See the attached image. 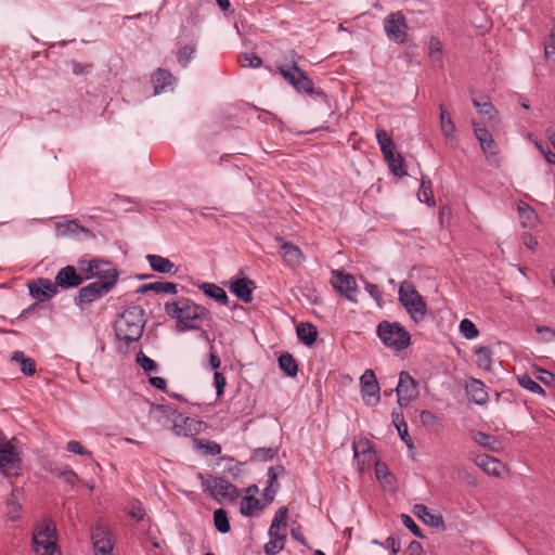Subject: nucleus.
<instances>
[{
  "label": "nucleus",
  "mask_w": 555,
  "mask_h": 555,
  "mask_svg": "<svg viewBox=\"0 0 555 555\" xmlns=\"http://www.w3.org/2000/svg\"><path fill=\"white\" fill-rule=\"evenodd\" d=\"M166 314L176 321L179 332L197 330V322L210 321L209 310L188 297H177L165 304Z\"/></svg>",
  "instance_id": "f257e3e1"
},
{
  "label": "nucleus",
  "mask_w": 555,
  "mask_h": 555,
  "mask_svg": "<svg viewBox=\"0 0 555 555\" xmlns=\"http://www.w3.org/2000/svg\"><path fill=\"white\" fill-rule=\"evenodd\" d=\"M285 60L288 62H286L285 64H278L276 68L280 75L298 93L307 94L312 99L326 100L325 92L320 88H315L312 79L308 77L306 72L299 68L298 61L300 60V56L297 54L296 51H289V60L287 56L285 57Z\"/></svg>",
  "instance_id": "f03ea898"
},
{
  "label": "nucleus",
  "mask_w": 555,
  "mask_h": 555,
  "mask_svg": "<svg viewBox=\"0 0 555 555\" xmlns=\"http://www.w3.org/2000/svg\"><path fill=\"white\" fill-rule=\"evenodd\" d=\"M145 323V311L142 307H128L115 321L114 330L116 338L125 341L127 345L138 341L142 337Z\"/></svg>",
  "instance_id": "7ed1b4c3"
},
{
  "label": "nucleus",
  "mask_w": 555,
  "mask_h": 555,
  "mask_svg": "<svg viewBox=\"0 0 555 555\" xmlns=\"http://www.w3.org/2000/svg\"><path fill=\"white\" fill-rule=\"evenodd\" d=\"M398 299L415 323H420L425 319L427 311L426 302L412 282L403 281L400 284Z\"/></svg>",
  "instance_id": "20e7f679"
},
{
  "label": "nucleus",
  "mask_w": 555,
  "mask_h": 555,
  "mask_svg": "<svg viewBox=\"0 0 555 555\" xmlns=\"http://www.w3.org/2000/svg\"><path fill=\"white\" fill-rule=\"evenodd\" d=\"M376 334L385 346L396 351H401L411 344V335L399 322H379Z\"/></svg>",
  "instance_id": "39448f33"
},
{
  "label": "nucleus",
  "mask_w": 555,
  "mask_h": 555,
  "mask_svg": "<svg viewBox=\"0 0 555 555\" xmlns=\"http://www.w3.org/2000/svg\"><path fill=\"white\" fill-rule=\"evenodd\" d=\"M56 528L52 519L38 524L33 533L34 551L38 555H53L57 548Z\"/></svg>",
  "instance_id": "423d86ee"
},
{
  "label": "nucleus",
  "mask_w": 555,
  "mask_h": 555,
  "mask_svg": "<svg viewBox=\"0 0 555 555\" xmlns=\"http://www.w3.org/2000/svg\"><path fill=\"white\" fill-rule=\"evenodd\" d=\"M198 478L202 480L204 491L220 503L223 501L234 502L240 496L238 489L222 477L208 476L206 478L203 474H198Z\"/></svg>",
  "instance_id": "0eeeda50"
},
{
  "label": "nucleus",
  "mask_w": 555,
  "mask_h": 555,
  "mask_svg": "<svg viewBox=\"0 0 555 555\" xmlns=\"http://www.w3.org/2000/svg\"><path fill=\"white\" fill-rule=\"evenodd\" d=\"M384 30L390 41L399 44L406 42L408 24L402 12L388 14L384 20Z\"/></svg>",
  "instance_id": "6e6552de"
},
{
  "label": "nucleus",
  "mask_w": 555,
  "mask_h": 555,
  "mask_svg": "<svg viewBox=\"0 0 555 555\" xmlns=\"http://www.w3.org/2000/svg\"><path fill=\"white\" fill-rule=\"evenodd\" d=\"M114 288V279L109 282H92L81 287L75 296L74 301L77 306L82 307L86 304H91L104 295L108 294Z\"/></svg>",
  "instance_id": "1a4fd4ad"
},
{
  "label": "nucleus",
  "mask_w": 555,
  "mask_h": 555,
  "mask_svg": "<svg viewBox=\"0 0 555 555\" xmlns=\"http://www.w3.org/2000/svg\"><path fill=\"white\" fill-rule=\"evenodd\" d=\"M418 384L410 375V373L402 371L399 374V382L396 387L397 402L400 408L408 406L418 396Z\"/></svg>",
  "instance_id": "9d476101"
},
{
  "label": "nucleus",
  "mask_w": 555,
  "mask_h": 555,
  "mask_svg": "<svg viewBox=\"0 0 555 555\" xmlns=\"http://www.w3.org/2000/svg\"><path fill=\"white\" fill-rule=\"evenodd\" d=\"M95 555H113L114 540L109 529L99 525L91 533Z\"/></svg>",
  "instance_id": "9b49d317"
},
{
  "label": "nucleus",
  "mask_w": 555,
  "mask_h": 555,
  "mask_svg": "<svg viewBox=\"0 0 555 555\" xmlns=\"http://www.w3.org/2000/svg\"><path fill=\"white\" fill-rule=\"evenodd\" d=\"M27 286L29 295L39 301H47L55 297L59 293L56 285L47 278H39L29 282Z\"/></svg>",
  "instance_id": "f8f14e48"
},
{
  "label": "nucleus",
  "mask_w": 555,
  "mask_h": 555,
  "mask_svg": "<svg viewBox=\"0 0 555 555\" xmlns=\"http://www.w3.org/2000/svg\"><path fill=\"white\" fill-rule=\"evenodd\" d=\"M362 398L367 405L379 401V385L372 370H366L360 378Z\"/></svg>",
  "instance_id": "ddd939ff"
},
{
  "label": "nucleus",
  "mask_w": 555,
  "mask_h": 555,
  "mask_svg": "<svg viewBox=\"0 0 555 555\" xmlns=\"http://www.w3.org/2000/svg\"><path fill=\"white\" fill-rule=\"evenodd\" d=\"M332 284L333 287L347 299L356 301L357 283L351 274L334 271Z\"/></svg>",
  "instance_id": "4468645a"
},
{
  "label": "nucleus",
  "mask_w": 555,
  "mask_h": 555,
  "mask_svg": "<svg viewBox=\"0 0 555 555\" xmlns=\"http://www.w3.org/2000/svg\"><path fill=\"white\" fill-rule=\"evenodd\" d=\"M53 283L56 285V289H69L81 285L83 278L74 266H66L56 273Z\"/></svg>",
  "instance_id": "2eb2a0df"
},
{
  "label": "nucleus",
  "mask_w": 555,
  "mask_h": 555,
  "mask_svg": "<svg viewBox=\"0 0 555 555\" xmlns=\"http://www.w3.org/2000/svg\"><path fill=\"white\" fill-rule=\"evenodd\" d=\"M280 245V255L283 259V262L289 268L299 267L305 260V255L301 249L288 242L283 241L281 237L276 238Z\"/></svg>",
  "instance_id": "dca6fc26"
},
{
  "label": "nucleus",
  "mask_w": 555,
  "mask_h": 555,
  "mask_svg": "<svg viewBox=\"0 0 555 555\" xmlns=\"http://www.w3.org/2000/svg\"><path fill=\"white\" fill-rule=\"evenodd\" d=\"M413 513L416 515L424 524L437 528L440 530L446 529L443 517L440 513H435L429 509L424 504H416L413 507Z\"/></svg>",
  "instance_id": "f3484780"
},
{
  "label": "nucleus",
  "mask_w": 555,
  "mask_h": 555,
  "mask_svg": "<svg viewBox=\"0 0 555 555\" xmlns=\"http://www.w3.org/2000/svg\"><path fill=\"white\" fill-rule=\"evenodd\" d=\"M202 422L191 417L173 418L172 430L176 435L189 437L197 434L201 429Z\"/></svg>",
  "instance_id": "a211bd4d"
},
{
  "label": "nucleus",
  "mask_w": 555,
  "mask_h": 555,
  "mask_svg": "<svg viewBox=\"0 0 555 555\" xmlns=\"http://www.w3.org/2000/svg\"><path fill=\"white\" fill-rule=\"evenodd\" d=\"M175 77L172 74L164 68L156 69L152 75V83L154 87V93L159 94L172 89Z\"/></svg>",
  "instance_id": "6ab92c4d"
},
{
  "label": "nucleus",
  "mask_w": 555,
  "mask_h": 555,
  "mask_svg": "<svg viewBox=\"0 0 555 555\" xmlns=\"http://www.w3.org/2000/svg\"><path fill=\"white\" fill-rule=\"evenodd\" d=\"M255 287V282L247 279L242 278L237 279L236 281L232 282L230 285L231 292L241 300H243L246 304L251 302L253 300V288Z\"/></svg>",
  "instance_id": "aec40b11"
},
{
  "label": "nucleus",
  "mask_w": 555,
  "mask_h": 555,
  "mask_svg": "<svg viewBox=\"0 0 555 555\" xmlns=\"http://www.w3.org/2000/svg\"><path fill=\"white\" fill-rule=\"evenodd\" d=\"M104 260L99 258L86 259L80 258L77 262L83 281L94 278L99 274L100 267H103Z\"/></svg>",
  "instance_id": "412c9836"
},
{
  "label": "nucleus",
  "mask_w": 555,
  "mask_h": 555,
  "mask_svg": "<svg viewBox=\"0 0 555 555\" xmlns=\"http://www.w3.org/2000/svg\"><path fill=\"white\" fill-rule=\"evenodd\" d=\"M146 260L153 271L166 274H175L177 271L175 263L163 256L150 254L146 256Z\"/></svg>",
  "instance_id": "4be33fe9"
},
{
  "label": "nucleus",
  "mask_w": 555,
  "mask_h": 555,
  "mask_svg": "<svg viewBox=\"0 0 555 555\" xmlns=\"http://www.w3.org/2000/svg\"><path fill=\"white\" fill-rule=\"evenodd\" d=\"M178 291V285L173 282H153L142 284L138 288V293L145 294L147 292H154L156 294H176Z\"/></svg>",
  "instance_id": "5701e85b"
},
{
  "label": "nucleus",
  "mask_w": 555,
  "mask_h": 555,
  "mask_svg": "<svg viewBox=\"0 0 555 555\" xmlns=\"http://www.w3.org/2000/svg\"><path fill=\"white\" fill-rule=\"evenodd\" d=\"M475 463L477 466L482 468L487 474L493 476H499L503 468V464L499 460L487 454L477 455L475 459Z\"/></svg>",
  "instance_id": "b1692460"
},
{
  "label": "nucleus",
  "mask_w": 555,
  "mask_h": 555,
  "mask_svg": "<svg viewBox=\"0 0 555 555\" xmlns=\"http://www.w3.org/2000/svg\"><path fill=\"white\" fill-rule=\"evenodd\" d=\"M198 287L209 298L216 300L221 305L229 306V297L225 291L219 285L215 283L205 282L202 283Z\"/></svg>",
  "instance_id": "393cba45"
},
{
  "label": "nucleus",
  "mask_w": 555,
  "mask_h": 555,
  "mask_svg": "<svg viewBox=\"0 0 555 555\" xmlns=\"http://www.w3.org/2000/svg\"><path fill=\"white\" fill-rule=\"evenodd\" d=\"M296 333L298 339L306 346L314 344L318 337V328L311 323L301 322L297 325Z\"/></svg>",
  "instance_id": "a878e982"
},
{
  "label": "nucleus",
  "mask_w": 555,
  "mask_h": 555,
  "mask_svg": "<svg viewBox=\"0 0 555 555\" xmlns=\"http://www.w3.org/2000/svg\"><path fill=\"white\" fill-rule=\"evenodd\" d=\"M21 460L17 453L14 452L10 443L0 444V469L5 467H15L20 464Z\"/></svg>",
  "instance_id": "bb28decb"
},
{
  "label": "nucleus",
  "mask_w": 555,
  "mask_h": 555,
  "mask_svg": "<svg viewBox=\"0 0 555 555\" xmlns=\"http://www.w3.org/2000/svg\"><path fill=\"white\" fill-rule=\"evenodd\" d=\"M466 391L469 399L476 404H483L488 401V393L485 389V385L474 379L470 384L466 386Z\"/></svg>",
  "instance_id": "cd10ccee"
},
{
  "label": "nucleus",
  "mask_w": 555,
  "mask_h": 555,
  "mask_svg": "<svg viewBox=\"0 0 555 555\" xmlns=\"http://www.w3.org/2000/svg\"><path fill=\"white\" fill-rule=\"evenodd\" d=\"M150 414H156L158 421L162 418L173 424V418H181V414L171 405L168 404H151Z\"/></svg>",
  "instance_id": "c85d7f7f"
},
{
  "label": "nucleus",
  "mask_w": 555,
  "mask_h": 555,
  "mask_svg": "<svg viewBox=\"0 0 555 555\" xmlns=\"http://www.w3.org/2000/svg\"><path fill=\"white\" fill-rule=\"evenodd\" d=\"M476 364L485 371H491L493 352L490 347L479 346L475 349Z\"/></svg>",
  "instance_id": "c756f323"
},
{
  "label": "nucleus",
  "mask_w": 555,
  "mask_h": 555,
  "mask_svg": "<svg viewBox=\"0 0 555 555\" xmlns=\"http://www.w3.org/2000/svg\"><path fill=\"white\" fill-rule=\"evenodd\" d=\"M11 360L21 364V371L26 376H33L36 373V362L31 358H27L23 351H14Z\"/></svg>",
  "instance_id": "7c9ffc66"
},
{
  "label": "nucleus",
  "mask_w": 555,
  "mask_h": 555,
  "mask_svg": "<svg viewBox=\"0 0 555 555\" xmlns=\"http://www.w3.org/2000/svg\"><path fill=\"white\" fill-rule=\"evenodd\" d=\"M480 147L482 152L486 155L487 160L491 165H499V149L498 144L493 140L492 135H490L488 139H483L482 142H480Z\"/></svg>",
  "instance_id": "2f4dec72"
},
{
  "label": "nucleus",
  "mask_w": 555,
  "mask_h": 555,
  "mask_svg": "<svg viewBox=\"0 0 555 555\" xmlns=\"http://www.w3.org/2000/svg\"><path fill=\"white\" fill-rule=\"evenodd\" d=\"M439 109L441 132L447 139H453L455 125L452 117L443 104L440 105Z\"/></svg>",
  "instance_id": "473e14b6"
},
{
  "label": "nucleus",
  "mask_w": 555,
  "mask_h": 555,
  "mask_svg": "<svg viewBox=\"0 0 555 555\" xmlns=\"http://www.w3.org/2000/svg\"><path fill=\"white\" fill-rule=\"evenodd\" d=\"M279 367L289 377H295L298 373V364L288 352H284L279 357Z\"/></svg>",
  "instance_id": "72a5a7b5"
},
{
  "label": "nucleus",
  "mask_w": 555,
  "mask_h": 555,
  "mask_svg": "<svg viewBox=\"0 0 555 555\" xmlns=\"http://www.w3.org/2000/svg\"><path fill=\"white\" fill-rule=\"evenodd\" d=\"M428 56L434 67H441L442 66V44L441 41L436 38L431 37L429 40V47H428Z\"/></svg>",
  "instance_id": "f704fd0d"
},
{
  "label": "nucleus",
  "mask_w": 555,
  "mask_h": 555,
  "mask_svg": "<svg viewBox=\"0 0 555 555\" xmlns=\"http://www.w3.org/2000/svg\"><path fill=\"white\" fill-rule=\"evenodd\" d=\"M18 492L17 489H12L11 495L7 501V515L10 520H17L21 517L22 504L18 502L15 494Z\"/></svg>",
  "instance_id": "c9c22d12"
},
{
  "label": "nucleus",
  "mask_w": 555,
  "mask_h": 555,
  "mask_svg": "<svg viewBox=\"0 0 555 555\" xmlns=\"http://www.w3.org/2000/svg\"><path fill=\"white\" fill-rule=\"evenodd\" d=\"M287 514L288 509L285 506H282L276 511L274 518L271 522V526L269 528V535H282L280 533V529L281 526H286Z\"/></svg>",
  "instance_id": "e433bc0d"
},
{
  "label": "nucleus",
  "mask_w": 555,
  "mask_h": 555,
  "mask_svg": "<svg viewBox=\"0 0 555 555\" xmlns=\"http://www.w3.org/2000/svg\"><path fill=\"white\" fill-rule=\"evenodd\" d=\"M517 209L524 227L532 225L535 222L538 216L530 205L525 202H519Z\"/></svg>",
  "instance_id": "4c0bfd02"
},
{
  "label": "nucleus",
  "mask_w": 555,
  "mask_h": 555,
  "mask_svg": "<svg viewBox=\"0 0 555 555\" xmlns=\"http://www.w3.org/2000/svg\"><path fill=\"white\" fill-rule=\"evenodd\" d=\"M119 273L116 268H113L111 262L105 261L103 263V267H100L99 274L94 275V278L98 279L96 282H109L112 279H114V286L116 285L118 281Z\"/></svg>",
  "instance_id": "58836bf2"
},
{
  "label": "nucleus",
  "mask_w": 555,
  "mask_h": 555,
  "mask_svg": "<svg viewBox=\"0 0 555 555\" xmlns=\"http://www.w3.org/2000/svg\"><path fill=\"white\" fill-rule=\"evenodd\" d=\"M472 439L479 446H481L490 451L498 450L496 444L499 442H498L496 438L491 435L485 434L482 431H475L472 435Z\"/></svg>",
  "instance_id": "ea45409f"
},
{
  "label": "nucleus",
  "mask_w": 555,
  "mask_h": 555,
  "mask_svg": "<svg viewBox=\"0 0 555 555\" xmlns=\"http://www.w3.org/2000/svg\"><path fill=\"white\" fill-rule=\"evenodd\" d=\"M214 525L221 533H228L231 529L228 512L223 508H218L214 512Z\"/></svg>",
  "instance_id": "a19ab883"
},
{
  "label": "nucleus",
  "mask_w": 555,
  "mask_h": 555,
  "mask_svg": "<svg viewBox=\"0 0 555 555\" xmlns=\"http://www.w3.org/2000/svg\"><path fill=\"white\" fill-rule=\"evenodd\" d=\"M193 443L196 449L203 450L205 454L218 455L221 453V447L216 441L194 438Z\"/></svg>",
  "instance_id": "79ce46f5"
},
{
  "label": "nucleus",
  "mask_w": 555,
  "mask_h": 555,
  "mask_svg": "<svg viewBox=\"0 0 555 555\" xmlns=\"http://www.w3.org/2000/svg\"><path fill=\"white\" fill-rule=\"evenodd\" d=\"M240 66L244 68H258L262 65V60L256 53H241L237 56Z\"/></svg>",
  "instance_id": "37998d69"
},
{
  "label": "nucleus",
  "mask_w": 555,
  "mask_h": 555,
  "mask_svg": "<svg viewBox=\"0 0 555 555\" xmlns=\"http://www.w3.org/2000/svg\"><path fill=\"white\" fill-rule=\"evenodd\" d=\"M279 452L276 447L256 448L251 452V460L268 462L273 460Z\"/></svg>",
  "instance_id": "c03bdc74"
},
{
  "label": "nucleus",
  "mask_w": 555,
  "mask_h": 555,
  "mask_svg": "<svg viewBox=\"0 0 555 555\" xmlns=\"http://www.w3.org/2000/svg\"><path fill=\"white\" fill-rule=\"evenodd\" d=\"M270 541L264 544V553L267 555H275L283 550L285 543V535H269Z\"/></svg>",
  "instance_id": "a18cd8bd"
},
{
  "label": "nucleus",
  "mask_w": 555,
  "mask_h": 555,
  "mask_svg": "<svg viewBox=\"0 0 555 555\" xmlns=\"http://www.w3.org/2000/svg\"><path fill=\"white\" fill-rule=\"evenodd\" d=\"M517 380L522 388L534 393H539L542 396L545 395L544 389L535 380H533L530 375L521 374L517 376Z\"/></svg>",
  "instance_id": "49530a36"
},
{
  "label": "nucleus",
  "mask_w": 555,
  "mask_h": 555,
  "mask_svg": "<svg viewBox=\"0 0 555 555\" xmlns=\"http://www.w3.org/2000/svg\"><path fill=\"white\" fill-rule=\"evenodd\" d=\"M372 443L370 440L364 439L359 442L353 443V451H354V457H359L360 454H362L367 461L373 460L374 453L372 451Z\"/></svg>",
  "instance_id": "de8ad7c7"
},
{
  "label": "nucleus",
  "mask_w": 555,
  "mask_h": 555,
  "mask_svg": "<svg viewBox=\"0 0 555 555\" xmlns=\"http://www.w3.org/2000/svg\"><path fill=\"white\" fill-rule=\"evenodd\" d=\"M460 333L465 337L466 339H475L479 335V331L474 322H472L469 319H463L460 322Z\"/></svg>",
  "instance_id": "09e8293b"
},
{
  "label": "nucleus",
  "mask_w": 555,
  "mask_h": 555,
  "mask_svg": "<svg viewBox=\"0 0 555 555\" xmlns=\"http://www.w3.org/2000/svg\"><path fill=\"white\" fill-rule=\"evenodd\" d=\"M473 104L480 115L487 117L489 120L493 119L495 108L486 98L482 101L473 99Z\"/></svg>",
  "instance_id": "8fccbe9b"
},
{
  "label": "nucleus",
  "mask_w": 555,
  "mask_h": 555,
  "mask_svg": "<svg viewBox=\"0 0 555 555\" xmlns=\"http://www.w3.org/2000/svg\"><path fill=\"white\" fill-rule=\"evenodd\" d=\"M390 171L398 178L406 176L404 159L400 154H397L392 160H387Z\"/></svg>",
  "instance_id": "3c124183"
},
{
  "label": "nucleus",
  "mask_w": 555,
  "mask_h": 555,
  "mask_svg": "<svg viewBox=\"0 0 555 555\" xmlns=\"http://www.w3.org/2000/svg\"><path fill=\"white\" fill-rule=\"evenodd\" d=\"M135 362L145 373L155 372L158 369L157 363L153 359L149 358L143 351L138 352Z\"/></svg>",
  "instance_id": "603ef678"
},
{
  "label": "nucleus",
  "mask_w": 555,
  "mask_h": 555,
  "mask_svg": "<svg viewBox=\"0 0 555 555\" xmlns=\"http://www.w3.org/2000/svg\"><path fill=\"white\" fill-rule=\"evenodd\" d=\"M259 500L255 496H245L241 502L240 512L243 516H251L253 512L259 507Z\"/></svg>",
  "instance_id": "864d4df0"
},
{
  "label": "nucleus",
  "mask_w": 555,
  "mask_h": 555,
  "mask_svg": "<svg viewBox=\"0 0 555 555\" xmlns=\"http://www.w3.org/2000/svg\"><path fill=\"white\" fill-rule=\"evenodd\" d=\"M195 51H196V47L190 46V44L184 46L181 49H179L177 52L178 63L182 67H186L189 65L191 59L193 57Z\"/></svg>",
  "instance_id": "5fc2aeb1"
},
{
  "label": "nucleus",
  "mask_w": 555,
  "mask_h": 555,
  "mask_svg": "<svg viewBox=\"0 0 555 555\" xmlns=\"http://www.w3.org/2000/svg\"><path fill=\"white\" fill-rule=\"evenodd\" d=\"M417 197L421 202H425L429 206L435 205L433 191H431L430 186H426V183L424 180L421 183V188L418 190Z\"/></svg>",
  "instance_id": "6e6d98bb"
},
{
  "label": "nucleus",
  "mask_w": 555,
  "mask_h": 555,
  "mask_svg": "<svg viewBox=\"0 0 555 555\" xmlns=\"http://www.w3.org/2000/svg\"><path fill=\"white\" fill-rule=\"evenodd\" d=\"M420 421L422 425L426 428H435L438 424V417L430 411L423 410L420 413Z\"/></svg>",
  "instance_id": "4d7b16f0"
},
{
  "label": "nucleus",
  "mask_w": 555,
  "mask_h": 555,
  "mask_svg": "<svg viewBox=\"0 0 555 555\" xmlns=\"http://www.w3.org/2000/svg\"><path fill=\"white\" fill-rule=\"evenodd\" d=\"M66 450L68 452H72V453H75V454H79V455H82V456H88V457L92 456L91 451H89L86 448H83V446L79 441H77V440L68 441L67 444H66Z\"/></svg>",
  "instance_id": "13d9d810"
},
{
  "label": "nucleus",
  "mask_w": 555,
  "mask_h": 555,
  "mask_svg": "<svg viewBox=\"0 0 555 555\" xmlns=\"http://www.w3.org/2000/svg\"><path fill=\"white\" fill-rule=\"evenodd\" d=\"M402 524L417 538H424L420 527L415 524L411 516L406 514L401 515Z\"/></svg>",
  "instance_id": "bf43d9fd"
},
{
  "label": "nucleus",
  "mask_w": 555,
  "mask_h": 555,
  "mask_svg": "<svg viewBox=\"0 0 555 555\" xmlns=\"http://www.w3.org/2000/svg\"><path fill=\"white\" fill-rule=\"evenodd\" d=\"M214 385L216 387L217 397L220 398L224 393V388L227 386V379L221 372H215Z\"/></svg>",
  "instance_id": "052dcab7"
},
{
  "label": "nucleus",
  "mask_w": 555,
  "mask_h": 555,
  "mask_svg": "<svg viewBox=\"0 0 555 555\" xmlns=\"http://www.w3.org/2000/svg\"><path fill=\"white\" fill-rule=\"evenodd\" d=\"M285 473V468L283 465L271 466L268 469V483L278 486L276 481L280 476Z\"/></svg>",
  "instance_id": "680f3d73"
},
{
  "label": "nucleus",
  "mask_w": 555,
  "mask_h": 555,
  "mask_svg": "<svg viewBox=\"0 0 555 555\" xmlns=\"http://www.w3.org/2000/svg\"><path fill=\"white\" fill-rule=\"evenodd\" d=\"M364 288L371 295V297L374 298L377 305L382 306V293L378 286L376 284L365 282Z\"/></svg>",
  "instance_id": "e2e57ef3"
},
{
  "label": "nucleus",
  "mask_w": 555,
  "mask_h": 555,
  "mask_svg": "<svg viewBox=\"0 0 555 555\" xmlns=\"http://www.w3.org/2000/svg\"><path fill=\"white\" fill-rule=\"evenodd\" d=\"M376 139L380 150L389 147V145H392L395 143L393 140L388 135V133L383 129L376 131Z\"/></svg>",
  "instance_id": "0e129e2a"
},
{
  "label": "nucleus",
  "mask_w": 555,
  "mask_h": 555,
  "mask_svg": "<svg viewBox=\"0 0 555 555\" xmlns=\"http://www.w3.org/2000/svg\"><path fill=\"white\" fill-rule=\"evenodd\" d=\"M60 478L69 486L76 485L79 480L78 475L72 469H66L64 473H60Z\"/></svg>",
  "instance_id": "69168bd1"
},
{
  "label": "nucleus",
  "mask_w": 555,
  "mask_h": 555,
  "mask_svg": "<svg viewBox=\"0 0 555 555\" xmlns=\"http://www.w3.org/2000/svg\"><path fill=\"white\" fill-rule=\"evenodd\" d=\"M539 375L537 378L543 383L544 385H550L554 380V374H552L550 371L544 369H539Z\"/></svg>",
  "instance_id": "338daca9"
},
{
  "label": "nucleus",
  "mask_w": 555,
  "mask_h": 555,
  "mask_svg": "<svg viewBox=\"0 0 555 555\" xmlns=\"http://www.w3.org/2000/svg\"><path fill=\"white\" fill-rule=\"evenodd\" d=\"M375 474L378 480H384L385 478L390 476L387 466L384 463L379 462H376Z\"/></svg>",
  "instance_id": "774afa93"
}]
</instances>
